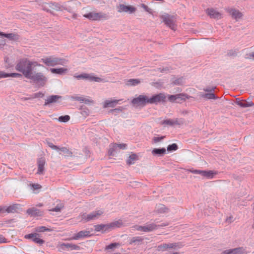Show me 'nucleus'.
Wrapping results in <instances>:
<instances>
[{
  "instance_id": "f704fd0d",
  "label": "nucleus",
  "mask_w": 254,
  "mask_h": 254,
  "mask_svg": "<svg viewBox=\"0 0 254 254\" xmlns=\"http://www.w3.org/2000/svg\"><path fill=\"white\" fill-rule=\"evenodd\" d=\"M185 123V120L183 118H176L173 119V126H182Z\"/></svg>"
},
{
  "instance_id": "aec40b11",
  "label": "nucleus",
  "mask_w": 254,
  "mask_h": 254,
  "mask_svg": "<svg viewBox=\"0 0 254 254\" xmlns=\"http://www.w3.org/2000/svg\"><path fill=\"white\" fill-rule=\"evenodd\" d=\"M236 103L243 108L252 107L254 105V104L252 101L247 102L246 100H240L239 99H236Z\"/></svg>"
},
{
  "instance_id": "a18cd8bd",
  "label": "nucleus",
  "mask_w": 254,
  "mask_h": 254,
  "mask_svg": "<svg viewBox=\"0 0 254 254\" xmlns=\"http://www.w3.org/2000/svg\"><path fill=\"white\" fill-rule=\"evenodd\" d=\"M231 254H242V251L240 248L234 249H230Z\"/></svg>"
},
{
  "instance_id": "423d86ee",
  "label": "nucleus",
  "mask_w": 254,
  "mask_h": 254,
  "mask_svg": "<svg viewBox=\"0 0 254 254\" xmlns=\"http://www.w3.org/2000/svg\"><path fill=\"white\" fill-rule=\"evenodd\" d=\"M161 18L163 20V22H164L167 26L173 30H176V25L174 16L168 14H165L161 15Z\"/></svg>"
},
{
  "instance_id": "6e6552de",
  "label": "nucleus",
  "mask_w": 254,
  "mask_h": 254,
  "mask_svg": "<svg viewBox=\"0 0 254 254\" xmlns=\"http://www.w3.org/2000/svg\"><path fill=\"white\" fill-rule=\"evenodd\" d=\"M166 96L164 93H159L149 97V103L151 104H157L161 102H166Z\"/></svg>"
},
{
  "instance_id": "e433bc0d",
  "label": "nucleus",
  "mask_w": 254,
  "mask_h": 254,
  "mask_svg": "<svg viewBox=\"0 0 254 254\" xmlns=\"http://www.w3.org/2000/svg\"><path fill=\"white\" fill-rule=\"evenodd\" d=\"M0 35L6 37L10 40H14L16 35L13 33L5 34L2 32H0Z\"/></svg>"
},
{
  "instance_id": "e2e57ef3",
  "label": "nucleus",
  "mask_w": 254,
  "mask_h": 254,
  "mask_svg": "<svg viewBox=\"0 0 254 254\" xmlns=\"http://www.w3.org/2000/svg\"><path fill=\"white\" fill-rule=\"evenodd\" d=\"M168 225V223H162V224H161L160 225H157L158 228H160V227H162L167 226Z\"/></svg>"
},
{
  "instance_id": "f3484780",
  "label": "nucleus",
  "mask_w": 254,
  "mask_h": 254,
  "mask_svg": "<svg viewBox=\"0 0 254 254\" xmlns=\"http://www.w3.org/2000/svg\"><path fill=\"white\" fill-rule=\"evenodd\" d=\"M144 238L142 237H134L130 239L129 244L135 246H139L142 244Z\"/></svg>"
},
{
  "instance_id": "0eeeda50",
  "label": "nucleus",
  "mask_w": 254,
  "mask_h": 254,
  "mask_svg": "<svg viewBox=\"0 0 254 254\" xmlns=\"http://www.w3.org/2000/svg\"><path fill=\"white\" fill-rule=\"evenodd\" d=\"M84 17L91 20H100L101 19H108V16L107 14L102 12H89L84 15Z\"/></svg>"
},
{
  "instance_id": "de8ad7c7",
  "label": "nucleus",
  "mask_w": 254,
  "mask_h": 254,
  "mask_svg": "<svg viewBox=\"0 0 254 254\" xmlns=\"http://www.w3.org/2000/svg\"><path fill=\"white\" fill-rule=\"evenodd\" d=\"M114 147L115 148H119V149H124L126 148V144H118V143H114Z\"/></svg>"
},
{
  "instance_id": "f257e3e1",
  "label": "nucleus",
  "mask_w": 254,
  "mask_h": 254,
  "mask_svg": "<svg viewBox=\"0 0 254 254\" xmlns=\"http://www.w3.org/2000/svg\"><path fill=\"white\" fill-rule=\"evenodd\" d=\"M36 66H43L37 62L32 61L27 58L21 59L15 65V69L22 73L25 77L35 83L44 86L47 81V77L41 72H36L34 69Z\"/></svg>"
},
{
  "instance_id": "5701e85b",
  "label": "nucleus",
  "mask_w": 254,
  "mask_h": 254,
  "mask_svg": "<svg viewBox=\"0 0 254 254\" xmlns=\"http://www.w3.org/2000/svg\"><path fill=\"white\" fill-rule=\"evenodd\" d=\"M57 150L60 151V154H63L65 157L71 156L72 155V152L65 147H59V148Z\"/></svg>"
},
{
  "instance_id": "f03ea898",
  "label": "nucleus",
  "mask_w": 254,
  "mask_h": 254,
  "mask_svg": "<svg viewBox=\"0 0 254 254\" xmlns=\"http://www.w3.org/2000/svg\"><path fill=\"white\" fill-rule=\"evenodd\" d=\"M41 61L46 65L50 66L57 65H65L67 63V60L66 59L55 56L47 57L41 59Z\"/></svg>"
},
{
  "instance_id": "3c124183",
  "label": "nucleus",
  "mask_w": 254,
  "mask_h": 254,
  "mask_svg": "<svg viewBox=\"0 0 254 254\" xmlns=\"http://www.w3.org/2000/svg\"><path fill=\"white\" fill-rule=\"evenodd\" d=\"M30 186L32 187V189L34 190H36L40 189L41 188V185L38 184H30Z\"/></svg>"
},
{
  "instance_id": "c9c22d12",
  "label": "nucleus",
  "mask_w": 254,
  "mask_h": 254,
  "mask_svg": "<svg viewBox=\"0 0 254 254\" xmlns=\"http://www.w3.org/2000/svg\"><path fill=\"white\" fill-rule=\"evenodd\" d=\"M140 81L137 79H130L127 82V85H136L140 83Z\"/></svg>"
},
{
  "instance_id": "412c9836",
  "label": "nucleus",
  "mask_w": 254,
  "mask_h": 254,
  "mask_svg": "<svg viewBox=\"0 0 254 254\" xmlns=\"http://www.w3.org/2000/svg\"><path fill=\"white\" fill-rule=\"evenodd\" d=\"M45 164V160L43 158H40L38 161V171L37 174L39 175H43L44 173V166Z\"/></svg>"
},
{
  "instance_id": "20e7f679",
  "label": "nucleus",
  "mask_w": 254,
  "mask_h": 254,
  "mask_svg": "<svg viewBox=\"0 0 254 254\" xmlns=\"http://www.w3.org/2000/svg\"><path fill=\"white\" fill-rule=\"evenodd\" d=\"M184 246V244L180 242L173 243H164L158 246L157 250L159 252H164L170 249L178 250L182 248Z\"/></svg>"
},
{
  "instance_id": "2f4dec72",
  "label": "nucleus",
  "mask_w": 254,
  "mask_h": 254,
  "mask_svg": "<svg viewBox=\"0 0 254 254\" xmlns=\"http://www.w3.org/2000/svg\"><path fill=\"white\" fill-rule=\"evenodd\" d=\"M137 159L138 156L135 154H132L129 156L127 161V164L128 165L133 164Z\"/></svg>"
},
{
  "instance_id": "7ed1b4c3",
  "label": "nucleus",
  "mask_w": 254,
  "mask_h": 254,
  "mask_svg": "<svg viewBox=\"0 0 254 254\" xmlns=\"http://www.w3.org/2000/svg\"><path fill=\"white\" fill-rule=\"evenodd\" d=\"M123 225L122 220H119L108 224H100L94 226L95 230L97 232H106L116 227H120Z\"/></svg>"
},
{
  "instance_id": "0e129e2a",
  "label": "nucleus",
  "mask_w": 254,
  "mask_h": 254,
  "mask_svg": "<svg viewBox=\"0 0 254 254\" xmlns=\"http://www.w3.org/2000/svg\"><path fill=\"white\" fill-rule=\"evenodd\" d=\"M141 6L147 11H148V7L144 4H142Z\"/></svg>"
},
{
  "instance_id": "774afa93",
  "label": "nucleus",
  "mask_w": 254,
  "mask_h": 254,
  "mask_svg": "<svg viewBox=\"0 0 254 254\" xmlns=\"http://www.w3.org/2000/svg\"><path fill=\"white\" fill-rule=\"evenodd\" d=\"M4 44H5V41H4V40H1L0 41V45H3Z\"/></svg>"
},
{
  "instance_id": "ddd939ff",
  "label": "nucleus",
  "mask_w": 254,
  "mask_h": 254,
  "mask_svg": "<svg viewBox=\"0 0 254 254\" xmlns=\"http://www.w3.org/2000/svg\"><path fill=\"white\" fill-rule=\"evenodd\" d=\"M136 11V8L131 5H126L120 4L118 6V11L119 12H125L132 13Z\"/></svg>"
},
{
  "instance_id": "603ef678",
  "label": "nucleus",
  "mask_w": 254,
  "mask_h": 254,
  "mask_svg": "<svg viewBox=\"0 0 254 254\" xmlns=\"http://www.w3.org/2000/svg\"><path fill=\"white\" fill-rule=\"evenodd\" d=\"M9 77L19 78L22 77V74L18 73H9Z\"/></svg>"
},
{
  "instance_id": "9b49d317",
  "label": "nucleus",
  "mask_w": 254,
  "mask_h": 254,
  "mask_svg": "<svg viewBox=\"0 0 254 254\" xmlns=\"http://www.w3.org/2000/svg\"><path fill=\"white\" fill-rule=\"evenodd\" d=\"M226 10L236 21H238L243 16L242 13L235 8L227 7L226 8Z\"/></svg>"
},
{
  "instance_id": "7c9ffc66",
  "label": "nucleus",
  "mask_w": 254,
  "mask_h": 254,
  "mask_svg": "<svg viewBox=\"0 0 254 254\" xmlns=\"http://www.w3.org/2000/svg\"><path fill=\"white\" fill-rule=\"evenodd\" d=\"M200 96L203 98L207 99H216L217 97L212 92L207 93H200Z\"/></svg>"
},
{
  "instance_id": "09e8293b",
  "label": "nucleus",
  "mask_w": 254,
  "mask_h": 254,
  "mask_svg": "<svg viewBox=\"0 0 254 254\" xmlns=\"http://www.w3.org/2000/svg\"><path fill=\"white\" fill-rule=\"evenodd\" d=\"M119 245V243H112V244H110L109 245L106 246V250L112 249L116 248L117 246H118Z\"/></svg>"
},
{
  "instance_id": "49530a36",
  "label": "nucleus",
  "mask_w": 254,
  "mask_h": 254,
  "mask_svg": "<svg viewBox=\"0 0 254 254\" xmlns=\"http://www.w3.org/2000/svg\"><path fill=\"white\" fill-rule=\"evenodd\" d=\"M183 83V78L182 77L175 79L173 82L174 85H182Z\"/></svg>"
},
{
  "instance_id": "6ab92c4d",
  "label": "nucleus",
  "mask_w": 254,
  "mask_h": 254,
  "mask_svg": "<svg viewBox=\"0 0 254 254\" xmlns=\"http://www.w3.org/2000/svg\"><path fill=\"white\" fill-rule=\"evenodd\" d=\"M27 213L32 216H40L43 215V212L35 207L29 208L26 211Z\"/></svg>"
},
{
  "instance_id": "4d7b16f0",
  "label": "nucleus",
  "mask_w": 254,
  "mask_h": 254,
  "mask_svg": "<svg viewBox=\"0 0 254 254\" xmlns=\"http://www.w3.org/2000/svg\"><path fill=\"white\" fill-rule=\"evenodd\" d=\"M7 240L2 235H0V244L7 243Z\"/></svg>"
},
{
  "instance_id": "9d476101",
  "label": "nucleus",
  "mask_w": 254,
  "mask_h": 254,
  "mask_svg": "<svg viewBox=\"0 0 254 254\" xmlns=\"http://www.w3.org/2000/svg\"><path fill=\"white\" fill-rule=\"evenodd\" d=\"M132 103L134 105L144 106L149 104V97L145 95H139L137 97L132 100Z\"/></svg>"
},
{
  "instance_id": "8fccbe9b",
  "label": "nucleus",
  "mask_w": 254,
  "mask_h": 254,
  "mask_svg": "<svg viewBox=\"0 0 254 254\" xmlns=\"http://www.w3.org/2000/svg\"><path fill=\"white\" fill-rule=\"evenodd\" d=\"M133 228H134V230H135L145 232L144 226H141L135 225L133 227Z\"/></svg>"
},
{
  "instance_id": "864d4df0",
  "label": "nucleus",
  "mask_w": 254,
  "mask_h": 254,
  "mask_svg": "<svg viewBox=\"0 0 254 254\" xmlns=\"http://www.w3.org/2000/svg\"><path fill=\"white\" fill-rule=\"evenodd\" d=\"M216 88L215 87H206V88H205L203 89V90L205 91V92H212L214 91V89Z\"/></svg>"
},
{
  "instance_id": "c756f323",
  "label": "nucleus",
  "mask_w": 254,
  "mask_h": 254,
  "mask_svg": "<svg viewBox=\"0 0 254 254\" xmlns=\"http://www.w3.org/2000/svg\"><path fill=\"white\" fill-rule=\"evenodd\" d=\"M176 98V102H179L180 101H185L186 99H189L190 96L186 94L180 93L175 95Z\"/></svg>"
},
{
  "instance_id": "37998d69",
  "label": "nucleus",
  "mask_w": 254,
  "mask_h": 254,
  "mask_svg": "<svg viewBox=\"0 0 254 254\" xmlns=\"http://www.w3.org/2000/svg\"><path fill=\"white\" fill-rule=\"evenodd\" d=\"M117 150V148L114 147V144L110 146V149L108 151V154L110 156H113L114 152Z\"/></svg>"
},
{
  "instance_id": "2eb2a0df",
  "label": "nucleus",
  "mask_w": 254,
  "mask_h": 254,
  "mask_svg": "<svg viewBox=\"0 0 254 254\" xmlns=\"http://www.w3.org/2000/svg\"><path fill=\"white\" fill-rule=\"evenodd\" d=\"M25 238L31 239L35 243L42 245L44 243V241L39 238V235L37 233L30 234L25 236Z\"/></svg>"
},
{
  "instance_id": "bf43d9fd",
  "label": "nucleus",
  "mask_w": 254,
  "mask_h": 254,
  "mask_svg": "<svg viewBox=\"0 0 254 254\" xmlns=\"http://www.w3.org/2000/svg\"><path fill=\"white\" fill-rule=\"evenodd\" d=\"M164 137H165V136H162L161 137H154L153 138V140L154 141V142H158L161 141V140H162L163 139H164Z\"/></svg>"
},
{
  "instance_id": "338daca9",
  "label": "nucleus",
  "mask_w": 254,
  "mask_h": 254,
  "mask_svg": "<svg viewBox=\"0 0 254 254\" xmlns=\"http://www.w3.org/2000/svg\"><path fill=\"white\" fill-rule=\"evenodd\" d=\"M221 254H231L230 250L224 251Z\"/></svg>"
},
{
  "instance_id": "1a4fd4ad",
  "label": "nucleus",
  "mask_w": 254,
  "mask_h": 254,
  "mask_svg": "<svg viewBox=\"0 0 254 254\" xmlns=\"http://www.w3.org/2000/svg\"><path fill=\"white\" fill-rule=\"evenodd\" d=\"M78 79H88L91 81H95L97 82H104V79L100 77H95L92 74L88 73H83L75 76Z\"/></svg>"
},
{
  "instance_id": "c03bdc74",
  "label": "nucleus",
  "mask_w": 254,
  "mask_h": 254,
  "mask_svg": "<svg viewBox=\"0 0 254 254\" xmlns=\"http://www.w3.org/2000/svg\"><path fill=\"white\" fill-rule=\"evenodd\" d=\"M46 144L50 147H51L52 149H54V150H58V148H59V146H56V145H55L53 144V143H52L51 142H50L49 140L47 139L46 140Z\"/></svg>"
},
{
  "instance_id": "a19ab883",
  "label": "nucleus",
  "mask_w": 254,
  "mask_h": 254,
  "mask_svg": "<svg viewBox=\"0 0 254 254\" xmlns=\"http://www.w3.org/2000/svg\"><path fill=\"white\" fill-rule=\"evenodd\" d=\"M161 124L162 125L173 126V120L167 119L163 120V121L161 122Z\"/></svg>"
},
{
  "instance_id": "052dcab7",
  "label": "nucleus",
  "mask_w": 254,
  "mask_h": 254,
  "mask_svg": "<svg viewBox=\"0 0 254 254\" xmlns=\"http://www.w3.org/2000/svg\"><path fill=\"white\" fill-rule=\"evenodd\" d=\"M175 95H169L168 96V100L172 102H175L176 101V98L175 97Z\"/></svg>"
},
{
  "instance_id": "5fc2aeb1",
  "label": "nucleus",
  "mask_w": 254,
  "mask_h": 254,
  "mask_svg": "<svg viewBox=\"0 0 254 254\" xmlns=\"http://www.w3.org/2000/svg\"><path fill=\"white\" fill-rule=\"evenodd\" d=\"M6 77H9V73H5L3 71H0V79Z\"/></svg>"
},
{
  "instance_id": "39448f33",
  "label": "nucleus",
  "mask_w": 254,
  "mask_h": 254,
  "mask_svg": "<svg viewBox=\"0 0 254 254\" xmlns=\"http://www.w3.org/2000/svg\"><path fill=\"white\" fill-rule=\"evenodd\" d=\"M104 213L102 210H98L93 211L89 214H83L81 216V220L85 222L95 220L99 218Z\"/></svg>"
},
{
  "instance_id": "58836bf2",
  "label": "nucleus",
  "mask_w": 254,
  "mask_h": 254,
  "mask_svg": "<svg viewBox=\"0 0 254 254\" xmlns=\"http://www.w3.org/2000/svg\"><path fill=\"white\" fill-rule=\"evenodd\" d=\"M63 207V204L62 203H59L57 204V206L55 208L50 209L49 210L55 212H60Z\"/></svg>"
},
{
  "instance_id": "c85d7f7f",
  "label": "nucleus",
  "mask_w": 254,
  "mask_h": 254,
  "mask_svg": "<svg viewBox=\"0 0 254 254\" xmlns=\"http://www.w3.org/2000/svg\"><path fill=\"white\" fill-rule=\"evenodd\" d=\"M5 208L4 209V212H6L8 213H15L16 212L17 209L18 208V204H15L12 205H10L8 207L5 206Z\"/></svg>"
},
{
  "instance_id": "72a5a7b5",
  "label": "nucleus",
  "mask_w": 254,
  "mask_h": 254,
  "mask_svg": "<svg viewBox=\"0 0 254 254\" xmlns=\"http://www.w3.org/2000/svg\"><path fill=\"white\" fill-rule=\"evenodd\" d=\"M45 94L42 92H39L38 93H34L30 97L25 98V100H30L34 98H42L44 96Z\"/></svg>"
},
{
  "instance_id": "b1692460",
  "label": "nucleus",
  "mask_w": 254,
  "mask_h": 254,
  "mask_svg": "<svg viewBox=\"0 0 254 254\" xmlns=\"http://www.w3.org/2000/svg\"><path fill=\"white\" fill-rule=\"evenodd\" d=\"M119 100H107L104 103V108L114 107L118 103Z\"/></svg>"
},
{
  "instance_id": "f8f14e48",
  "label": "nucleus",
  "mask_w": 254,
  "mask_h": 254,
  "mask_svg": "<svg viewBox=\"0 0 254 254\" xmlns=\"http://www.w3.org/2000/svg\"><path fill=\"white\" fill-rule=\"evenodd\" d=\"M63 99L62 96L57 95H53L47 97L45 100L44 106H50L53 104L59 103Z\"/></svg>"
},
{
  "instance_id": "680f3d73",
  "label": "nucleus",
  "mask_w": 254,
  "mask_h": 254,
  "mask_svg": "<svg viewBox=\"0 0 254 254\" xmlns=\"http://www.w3.org/2000/svg\"><path fill=\"white\" fill-rule=\"evenodd\" d=\"M226 221L229 222V223H231L233 221V217L232 216H230L229 217H228L226 219Z\"/></svg>"
},
{
  "instance_id": "a211bd4d",
  "label": "nucleus",
  "mask_w": 254,
  "mask_h": 254,
  "mask_svg": "<svg viewBox=\"0 0 254 254\" xmlns=\"http://www.w3.org/2000/svg\"><path fill=\"white\" fill-rule=\"evenodd\" d=\"M68 98L73 101H78L81 103L85 102V103H92L93 101L89 99H86L84 97L79 96L78 95H74L70 96Z\"/></svg>"
},
{
  "instance_id": "13d9d810",
  "label": "nucleus",
  "mask_w": 254,
  "mask_h": 254,
  "mask_svg": "<svg viewBox=\"0 0 254 254\" xmlns=\"http://www.w3.org/2000/svg\"><path fill=\"white\" fill-rule=\"evenodd\" d=\"M190 171L193 174H200L202 176V174H203L202 172L203 171L198 170H190Z\"/></svg>"
},
{
  "instance_id": "473e14b6",
  "label": "nucleus",
  "mask_w": 254,
  "mask_h": 254,
  "mask_svg": "<svg viewBox=\"0 0 254 254\" xmlns=\"http://www.w3.org/2000/svg\"><path fill=\"white\" fill-rule=\"evenodd\" d=\"M202 173V176L206 177L208 178H212L214 175L216 174V173L213 171H203Z\"/></svg>"
},
{
  "instance_id": "a878e982",
  "label": "nucleus",
  "mask_w": 254,
  "mask_h": 254,
  "mask_svg": "<svg viewBox=\"0 0 254 254\" xmlns=\"http://www.w3.org/2000/svg\"><path fill=\"white\" fill-rule=\"evenodd\" d=\"M145 232H151L158 229V226L155 223L147 224L144 226Z\"/></svg>"
},
{
  "instance_id": "69168bd1",
  "label": "nucleus",
  "mask_w": 254,
  "mask_h": 254,
  "mask_svg": "<svg viewBox=\"0 0 254 254\" xmlns=\"http://www.w3.org/2000/svg\"><path fill=\"white\" fill-rule=\"evenodd\" d=\"M5 208V207L0 206V213H3V212H4Z\"/></svg>"
},
{
  "instance_id": "79ce46f5",
  "label": "nucleus",
  "mask_w": 254,
  "mask_h": 254,
  "mask_svg": "<svg viewBox=\"0 0 254 254\" xmlns=\"http://www.w3.org/2000/svg\"><path fill=\"white\" fill-rule=\"evenodd\" d=\"M178 145L176 143H173L168 146L167 150L169 151H175L178 149Z\"/></svg>"
},
{
  "instance_id": "cd10ccee",
  "label": "nucleus",
  "mask_w": 254,
  "mask_h": 254,
  "mask_svg": "<svg viewBox=\"0 0 254 254\" xmlns=\"http://www.w3.org/2000/svg\"><path fill=\"white\" fill-rule=\"evenodd\" d=\"M155 210L159 213H163L168 212V208L162 204H159L156 206Z\"/></svg>"
},
{
  "instance_id": "dca6fc26",
  "label": "nucleus",
  "mask_w": 254,
  "mask_h": 254,
  "mask_svg": "<svg viewBox=\"0 0 254 254\" xmlns=\"http://www.w3.org/2000/svg\"><path fill=\"white\" fill-rule=\"evenodd\" d=\"M207 13L211 18L215 19H220L221 18V14L215 9L208 8Z\"/></svg>"
},
{
  "instance_id": "4be33fe9",
  "label": "nucleus",
  "mask_w": 254,
  "mask_h": 254,
  "mask_svg": "<svg viewBox=\"0 0 254 254\" xmlns=\"http://www.w3.org/2000/svg\"><path fill=\"white\" fill-rule=\"evenodd\" d=\"M61 247L63 250L69 249L71 250H79V246L73 244L63 243L61 245Z\"/></svg>"
},
{
  "instance_id": "4468645a",
  "label": "nucleus",
  "mask_w": 254,
  "mask_h": 254,
  "mask_svg": "<svg viewBox=\"0 0 254 254\" xmlns=\"http://www.w3.org/2000/svg\"><path fill=\"white\" fill-rule=\"evenodd\" d=\"M90 232L87 230L81 231L75 234L69 240H79L90 236Z\"/></svg>"
},
{
  "instance_id": "bb28decb",
  "label": "nucleus",
  "mask_w": 254,
  "mask_h": 254,
  "mask_svg": "<svg viewBox=\"0 0 254 254\" xmlns=\"http://www.w3.org/2000/svg\"><path fill=\"white\" fill-rule=\"evenodd\" d=\"M166 150L164 148H154L152 151V153L154 155L162 156L166 153Z\"/></svg>"
},
{
  "instance_id": "ea45409f",
  "label": "nucleus",
  "mask_w": 254,
  "mask_h": 254,
  "mask_svg": "<svg viewBox=\"0 0 254 254\" xmlns=\"http://www.w3.org/2000/svg\"><path fill=\"white\" fill-rule=\"evenodd\" d=\"M69 120L70 117L68 115L61 116L58 119L59 122L64 123L67 122Z\"/></svg>"
},
{
  "instance_id": "4c0bfd02",
  "label": "nucleus",
  "mask_w": 254,
  "mask_h": 254,
  "mask_svg": "<svg viewBox=\"0 0 254 254\" xmlns=\"http://www.w3.org/2000/svg\"><path fill=\"white\" fill-rule=\"evenodd\" d=\"M35 231L38 232H43L45 231H51L52 230L45 226H39L35 228Z\"/></svg>"
},
{
  "instance_id": "393cba45",
  "label": "nucleus",
  "mask_w": 254,
  "mask_h": 254,
  "mask_svg": "<svg viewBox=\"0 0 254 254\" xmlns=\"http://www.w3.org/2000/svg\"><path fill=\"white\" fill-rule=\"evenodd\" d=\"M50 71L53 73L62 75L66 73L67 71V69L64 67L59 68H51Z\"/></svg>"
},
{
  "instance_id": "6e6d98bb",
  "label": "nucleus",
  "mask_w": 254,
  "mask_h": 254,
  "mask_svg": "<svg viewBox=\"0 0 254 254\" xmlns=\"http://www.w3.org/2000/svg\"><path fill=\"white\" fill-rule=\"evenodd\" d=\"M245 58L254 60V52L247 54L245 56Z\"/></svg>"
}]
</instances>
